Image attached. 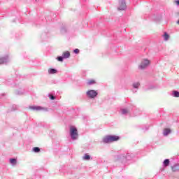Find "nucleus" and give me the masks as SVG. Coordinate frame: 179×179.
<instances>
[{
	"mask_svg": "<svg viewBox=\"0 0 179 179\" xmlns=\"http://www.w3.org/2000/svg\"><path fill=\"white\" fill-rule=\"evenodd\" d=\"M134 157H135V154L128 152L127 153L117 155V160H120L122 163H125L128 160H132Z\"/></svg>",
	"mask_w": 179,
	"mask_h": 179,
	"instance_id": "obj_1",
	"label": "nucleus"
},
{
	"mask_svg": "<svg viewBox=\"0 0 179 179\" xmlns=\"http://www.w3.org/2000/svg\"><path fill=\"white\" fill-rule=\"evenodd\" d=\"M120 136L115 135H108L102 140L103 143H113V142H118Z\"/></svg>",
	"mask_w": 179,
	"mask_h": 179,
	"instance_id": "obj_2",
	"label": "nucleus"
},
{
	"mask_svg": "<svg viewBox=\"0 0 179 179\" xmlns=\"http://www.w3.org/2000/svg\"><path fill=\"white\" fill-rule=\"evenodd\" d=\"M70 136L73 141H76L79 134H78V129L75 127H71L70 128Z\"/></svg>",
	"mask_w": 179,
	"mask_h": 179,
	"instance_id": "obj_3",
	"label": "nucleus"
},
{
	"mask_svg": "<svg viewBox=\"0 0 179 179\" xmlns=\"http://www.w3.org/2000/svg\"><path fill=\"white\" fill-rule=\"evenodd\" d=\"M86 94L90 99H94L95 97H97V94H99V93L94 90H88Z\"/></svg>",
	"mask_w": 179,
	"mask_h": 179,
	"instance_id": "obj_4",
	"label": "nucleus"
},
{
	"mask_svg": "<svg viewBox=\"0 0 179 179\" xmlns=\"http://www.w3.org/2000/svg\"><path fill=\"white\" fill-rule=\"evenodd\" d=\"M150 64V61L148 59H144L143 61H141V65L138 66L140 69H145V68H148L149 66V64Z\"/></svg>",
	"mask_w": 179,
	"mask_h": 179,
	"instance_id": "obj_5",
	"label": "nucleus"
},
{
	"mask_svg": "<svg viewBox=\"0 0 179 179\" xmlns=\"http://www.w3.org/2000/svg\"><path fill=\"white\" fill-rule=\"evenodd\" d=\"M119 10H125L127 9V3L125 0H121L119 1V7L117 8Z\"/></svg>",
	"mask_w": 179,
	"mask_h": 179,
	"instance_id": "obj_6",
	"label": "nucleus"
},
{
	"mask_svg": "<svg viewBox=\"0 0 179 179\" xmlns=\"http://www.w3.org/2000/svg\"><path fill=\"white\" fill-rule=\"evenodd\" d=\"M9 62V57L8 55L0 57V65H3V64H8Z\"/></svg>",
	"mask_w": 179,
	"mask_h": 179,
	"instance_id": "obj_7",
	"label": "nucleus"
},
{
	"mask_svg": "<svg viewBox=\"0 0 179 179\" xmlns=\"http://www.w3.org/2000/svg\"><path fill=\"white\" fill-rule=\"evenodd\" d=\"M171 170L173 173H177L179 171V164H176L171 166Z\"/></svg>",
	"mask_w": 179,
	"mask_h": 179,
	"instance_id": "obj_8",
	"label": "nucleus"
},
{
	"mask_svg": "<svg viewBox=\"0 0 179 179\" xmlns=\"http://www.w3.org/2000/svg\"><path fill=\"white\" fill-rule=\"evenodd\" d=\"M171 134V129L169 128H165L163 131V135L164 136H169Z\"/></svg>",
	"mask_w": 179,
	"mask_h": 179,
	"instance_id": "obj_9",
	"label": "nucleus"
},
{
	"mask_svg": "<svg viewBox=\"0 0 179 179\" xmlns=\"http://www.w3.org/2000/svg\"><path fill=\"white\" fill-rule=\"evenodd\" d=\"M29 110H32V111H40V110H43L41 106H29Z\"/></svg>",
	"mask_w": 179,
	"mask_h": 179,
	"instance_id": "obj_10",
	"label": "nucleus"
},
{
	"mask_svg": "<svg viewBox=\"0 0 179 179\" xmlns=\"http://www.w3.org/2000/svg\"><path fill=\"white\" fill-rule=\"evenodd\" d=\"M57 73H58V70H57L55 69L51 68V69H48V73L50 75H54V74Z\"/></svg>",
	"mask_w": 179,
	"mask_h": 179,
	"instance_id": "obj_11",
	"label": "nucleus"
},
{
	"mask_svg": "<svg viewBox=\"0 0 179 179\" xmlns=\"http://www.w3.org/2000/svg\"><path fill=\"white\" fill-rule=\"evenodd\" d=\"M169 166H170V159H164L163 162V167H169Z\"/></svg>",
	"mask_w": 179,
	"mask_h": 179,
	"instance_id": "obj_12",
	"label": "nucleus"
},
{
	"mask_svg": "<svg viewBox=\"0 0 179 179\" xmlns=\"http://www.w3.org/2000/svg\"><path fill=\"white\" fill-rule=\"evenodd\" d=\"M62 56L64 59H66L67 58H69V57H71V52H69V51H66L63 52Z\"/></svg>",
	"mask_w": 179,
	"mask_h": 179,
	"instance_id": "obj_13",
	"label": "nucleus"
},
{
	"mask_svg": "<svg viewBox=\"0 0 179 179\" xmlns=\"http://www.w3.org/2000/svg\"><path fill=\"white\" fill-rule=\"evenodd\" d=\"M162 37L164 41H169V38H170V35L167 32H164Z\"/></svg>",
	"mask_w": 179,
	"mask_h": 179,
	"instance_id": "obj_14",
	"label": "nucleus"
},
{
	"mask_svg": "<svg viewBox=\"0 0 179 179\" xmlns=\"http://www.w3.org/2000/svg\"><path fill=\"white\" fill-rule=\"evenodd\" d=\"M10 164H12V166H16L17 163V159H16V158H10Z\"/></svg>",
	"mask_w": 179,
	"mask_h": 179,
	"instance_id": "obj_15",
	"label": "nucleus"
},
{
	"mask_svg": "<svg viewBox=\"0 0 179 179\" xmlns=\"http://www.w3.org/2000/svg\"><path fill=\"white\" fill-rule=\"evenodd\" d=\"M122 115H127L129 111L127 108H122L120 110Z\"/></svg>",
	"mask_w": 179,
	"mask_h": 179,
	"instance_id": "obj_16",
	"label": "nucleus"
},
{
	"mask_svg": "<svg viewBox=\"0 0 179 179\" xmlns=\"http://www.w3.org/2000/svg\"><path fill=\"white\" fill-rule=\"evenodd\" d=\"M140 86H141V83L139 82L134 83L132 84V87H134V89L138 90Z\"/></svg>",
	"mask_w": 179,
	"mask_h": 179,
	"instance_id": "obj_17",
	"label": "nucleus"
},
{
	"mask_svg": "<svg viewBox=\"0 0 179 179\" xmlns=\"http://www.w3.org/2000/svg\"><path fill=\"white\" fill-rule=\"evenodd\" d=\"M62 34H65L68 31V29L65 27H62L60 29Z\"/></svg>",
	"mask_w": 179,
	"mask_h": 179,
	"instance_id": "obj_18",
	"label": "nucleus"
},
{
	"mask_svg": "<svg viewBox=\"0 0 179 179\" xmlns=\"http://www.w3.org/2000/svg\"><path fill=\"white\" fill-rule=\"evenodd\" d=\"M96 81L94 80H90L87 81V85H88V86H92V85H95Z\"/></svg>",
	"mask_w": 179,
	"mask_h": 179,
	"instance_id": "obj_19",
	"label": "nucleus"
},
{
	"mask_svg": "<svg viewBox=\"0 0 179 179\" xmlns=\"http://www.w3.org/2000/svg\"><path fill=\"white\" fill-rule=\"evenodd\" d=\"M83 160H90V155L88 154H85L83 157Z\"/></svg>",
	"mask_w": 179,
	"mask_h": 179,
	"instance_id": "obj_20",
	"label": "nucleus"
},
{
	"mask_svg": "<svg viewBox=\"0 0 179 179\" xmlns=\"http://www.w3.org/2000/svg\"><path fill=\"white\" fill-rule=\"evenodd\" d=\"M172 96L173 97H178L179 96V92L176 91V90L173 91Z\"/></svg>",
	"mask_w": 179,
	"mask_h": 179,
	"instance_id": "obj_21",
	"label": "nucleus"
},
{
	"mask_svg": "<svg viewBox=\"0 0 179 179\" xmlns=\"http://www.w3.org/2000/svg\"><path fill=\"white\" fill-rule=\"evenodd\" d=\"M19 106H17V105H13L11 106V111H16V110H18Z\"/></svg>",
	"mask_w": 179,
	"mask_h": 179,
	"instance_id": "obj_22",
	"label": "nucleus"
},
{
	"mask_svg": "<svg viewBox=\"0 0 179 179\" xmlns=\"http://www.w3.org/2000/svg\"><path fill=\"white\" fill-rule=\"evenodd\" d=\"M57 61H59V62H62L64 61V59H64V56H58L57 57Z\"/></svg>",
	"mask_w": 179,
	"mask_h": 179,
	"instance_id": "obj_23",
	"label": "nucleus"
},
{
	"mask_svg": "<svg viewBox=\"0 0 179 179\" xmlns=\"http://www.w3.org/2000/svg\"><path fill=\"white\" fill-rule=\"evenodd\" d=\"M32 150L34 152V153H38L40 152V148L34 147Z\"/></svg>",
	"mask_w": 179,
	"mask_h": 179,
	"instance_id": "obj_24",
	"label": "nucleus"
},
{
	"mask_svg": "<svg viewBox=\"0 0 179 179\" xmlns=\"http://www.w3.org/2000/svg\"><path fill=\"white\" fill-rule=\"evenodd\" d=\"M153 89H156V86H155V85H150L149 87L146 90H152Z\"/></svg>",
	"mask_w": 179,
	"mask_h": 179,
	"instance_id": "obj_25",
	"label": "nucleus"
},
{
	"mask_svg": "<svg viewBox=\"0 0 179 179\" xmlns=\"http://www.w3.org/2000/svg\"><path fill=\"white\" fill-rule=\"evenodd\" d=\"M152 19L154 22H157V17L156 15H152Z\"/></svg>",
	"mask_w": 179,
	"mask_h": 179,
	"instance_id": "obj_26",
	"label": "nucleus"
},
{
	"mask_svg": "<svg viewBox=\"0 0 179 179\" xmlns=\"http://www.w3.org/2000/svg\"><path fill=\"white\" fill-rule=\"evenodd\" d=\"M48 96L50 97V100H55V96H54L51 94H50Z\"/></svg>",
	"mask_w": 179,
	"mask_h": 179,
	"instance_id": "obj_27",
	"label": "nucleus"
},
{
	"mask_svg": "<svg viewBox=\"0 0 179 179\" xmlns=\"http://www.w3.org/2000/svg\"><path fill=\"white\" fill-rule=\"evenodd\" d=\"M73 52H74V54H79L80 50H79V49L76 48V49H75V50H73Z\"/></svg>",
	"mask_w": 179,
	"mask_h": 179,
	"instance_id": "obj_28",
	"label": "nucleus"
},
{
	"mask_svg": "<svg viewBox=\"0 0 179 179\" xmlns=\"http://www.w3.org/2000/svg\"><path fill=\"white\" fill-rule=\"evenodd\" d=\"M176 5H177L178 6H179V0H176Z\"/></svg>",
	"mask_w": 179,
	"mask_h": 179,
	"instance_id": "obj_29",
	"label": "nucleus"
},
{
	"mask_svg": "<svg viewBox=\"0 0 179 179\" xmlns=\"http://www.w3.org/2000/svg\"><path fill=\"white\" fill-rule=\"evenodd\" d=\"M162 19V15H158V21Z\"/></svg>",
	"mask_w": 179,
	"mask_h": 179,
	"instance_id": "obj_30",
	"label": "nucleus"
},
{
	"mask_svg": "<svg viewBox=\"0 0 179 179\" xmlns=\"http://www.w3.org/2000/svg\"><path fill=\"white\" fill-rule=\"evenodd\" d=\"M17 94H23V92H17Z\"/></svg>",
	"mask_w": 179,
	"mask_h": 179,
	"instance_id": "obj_31",
	"label": "nucleus"
},
{
	"mask_svg": "<svg viewBox=\"0 0 179 179\" xmlns=\"http://www.w3.org/2000/svg\"><path fill=\"white\" fill-rule=\"evenodd\" d=\"M177 23H178V24H179V20H178Z\"/></svg>",
	"mask_w": 179,
	"mask_h": 179,
	"instance_id": "obj_32",
	"label": "nucleus"
},
{
	"mask_svg": "<svg viewBox=\"0 0 179 179\" xmlns=\"http://www.w3.org/2000/svg\"><path fill=\"white\" fill-rule=\"evenodd\" d=\"M1 96H5V94H1Z\"/></svg>",
	"mask_w": 179,
	"mask_h": 179,
	"instance_id": "obj_33",
	"label": "nucleus"
},
{
	"mask_svg": "<svg viewBox=\"0 0 179 179\" xmlns=\"http://www.w3.org/2000/svg\"><path fill=\"white\" fill-rule=\"evenodd\" d=\"M134 93H136V91H134Z\"/></svg>",
	"mask_w": 179,
	"mask_h": 179,
	"instance_id": "obj_34",
	"label": "nucleus"
}]
</instances>
